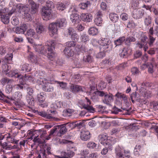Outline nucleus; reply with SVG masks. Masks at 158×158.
Returning a JSON list of instances; mask_svg holds the SVG:
<instances>
[{
  "label": "nucleus",
  "instance_id": "774afa93",
  "mask_svg": "<svg viewBox=\"0 0 158 158\" xmlns=\"http://www.w3.org/2000/svg\"><path fill=\"white\" fill-rule=\"evenodd\" d=\"M13 86L10 84L7 85L6 87V90L7 93H10L11 92L13 89V86Z\"/></svg>",
  "mask_w": 158,
  "mask_h": 158
},
{
  "label": "nucleus",
  "instance_id": "a19ab883",
  "mask_svg": "<svg viewBox=\"0 0 158 158\" xmlns=\"http://www.w3.org/2000/svg\"><path fill=\"white\" fill-rule=\"evenodd\" d=\"M36 82L38 85H42L43 86V85L47 82V80L45 78H40L37 80Z\"/></svg>",
  "mask_w": 158,
  "mask_h": 158
},
{
  "label": "nucleus",
  "instance_id": "864d4df0",
  "mask_svg": "<svg viewBox=\"0 0 158 158\" xmlns=\"http://www.w3.org/2000/svg\"><path fill=\"white\" fill-rule=\"evenodd\" d=\"M74 122V127H77L78 129H80L83 127L84 126V124L82 122Z\"/></svg>",
  "mask_w": 158,
  "mask_h": 158
},
{
  "label": "nucleus",
  "instance_id": "7c9ffc66",
  "mask_svg": "<svg viewBox=\"0 0 158 158\" xmlns=\"http://www.w3.org/2000/svg\"><path fill=\"white\" fill-rule=\"evenodd\" d=\"M125 37L123 36L114 40V43L116 45V47L121 45L123 42H125Z\"/></svg>",
  "mask_w": 158,
  "mask_h": 158
},
{
  "label": "nucleus",
  "instance_id": "a18cd8bd",
  "mask_svg": "<svg viewBox=\"0 0 158 158\" xmlns=\"http://www.w3.org/2000/svg\"><path fill=\"white\" fill-rule=\"evenodd\" d=\"M56 8L58 10L62 11L65 9V6L62 2L59 3L56 5Z\"/></svg>",
  "mask_w": 158,
  "mask_h": 158
},
{
  "label": "nucleus",
  "instance_id": "3c124183",
  "mask_svg": "<svg viewBox=\"0 0 158 158\" xmlns=\"http://www.w3.org/2000/svg\"><path fill=\"white\" fill-rule=\"evenodd\" d=\"M139 4V0H133L131 2V7L133 9L138 7Z\"/></svg>",
  "mask_w": 158,
  "mask_h": 158
},
{
  "label": "nucleus",
  "instance_id": "aec40b11",
  "mask_svg": "<svg viewBox=\"0 0 158 158\" xmlns=\"http://www.w3.org/2000/svg\"><path fill=\"white\" fill-rule=\"evenodd\" d=\"M42 88L43 90L45 92H52L53 90V87L52 86V85L49 83L48 81L47 83H45L44 85H43Z\"/></svg>",
  "mask_w": 158,
  "mask_h": 158
},
{
  "label": "nucleus",
  "instance_id": "052dcab7",
  "mask_svg": "<svg viewBox=\"0 0 158 158\" xmlns=\"http://www.w3.org/2000/svg\"><path fill=\"white\" fill-rule=\"evenodd\" d=\"M126 66V64L124 63L117 66L116 67V69L117 70H122L124 69Z\"/></svg>",
  "mask_w": 158,
  "mask_h": 158
},
{
  "label": "nucleus",
  "instance_id": "bf43d9fd",
  "mask_svg": "<svg viewBox=\"0 0 158 158\" xmlns=\"http://www.w3.org/2000/svg\"><path fill=\"white\" fill-rule=\"evenodd\" d=\"M23 15L27 21H31L32 20L31 16L28 12L24 13Z\"/></svg>",
  "mask_w": 158,
  "mask_h": 158
},
{
  "label": "nucleus",
  "instance_id": "13d9d810",
  "mask_svg": "<svg viewBox=\"0 0 158 158\" xmlns=\"http://www.w3.org/2000/svg\"><path fill=\"white\" fill-rule=\"evenodd\" d=\"M45 7L47 9H51L54 7L53 3L52 1H48L46 2Z\"/></svg>",
  "mask_w": 158,
  "mask_h": 158
},
{
  "label": "nucleus",
  "instance_id": "4d7b16f0",
  "mask_svg": "<svg viewBox=\"0 0 158 158\" xmlns=\"http://www.w3.org/2000/svg\"><path fill=\"white\" fill-rule=\"evenodd\" d=\"M81 39L82 42H85L89 40L88 35L86 34H83L81 35Z\"/></svg>",
  "mask_w": 158,
  "mask_h": 158
},
{
  "label": "nucleus",
  "instance_id": "2eb2a0df",
  "mask_svg": "<svg viewBox=\"0 0 158 158\" xmlns=\"http://www.w3.org/2000/svg\"><path fill=\"white\" fill-rule=\"evenodd\" d=\"M70 89L72 92L76 94L79 92H83V90L81 86L72 84L70 86Z\"/></svg>",
  "mask_w": 158,
  "mask_h": 158
},
{
  "label": "nucleus",
  "instance_id": "423d86ee",
  "mask_svg": "<svg viewBox=\"0 0 158 158\" xmlns=\"http://www.w3.org/2000/svg\"><path fill=\"white\" fill-rule=\"evenodd\" d=\"M144 13V10L142 9H135L132 12V16L135 19H139L143 17Z\"/></svg>",
  "mask_w": 158,
  "mask_h": 158
},
{
  "label": "nucleus",
  "instance_id": "6e6d98bb",
  "mask_svg": "<svg viewBox=\"0 0 158 158\" xmlns=\"http://www.w3.org/2000/svg\"><path fill=\"white\" fill-rule=\"evenodd\" d=\"M97 144L94 142H89L87 144V147L90 149H96Z\"/></svg>",
  "mask_w": 158,
  "mask_h": 158
},
{
  "label": "nucleus",
  "instance_id": "a211bd4d",
  "mask_svg": "<svg viewBox=\"0 0 158 158\" xmlns=\"http://www.w3.org/2000/svg\"><path fill=\"white\" fill-rule=\"evenodd\" d=\"M148 43V39L147 36H143L141 37V41L138 42L137 44L138 47L139 48H141L143 47L144 44H147Z\"/></svg>",
  "mask_w": 158,
  "mask_h": 158
},
{
  "label": "nucleus",
  "instance_id": "338daca9",
  "mask_svg": "<svg viewBox=\"0 0 158 158\" xmlns=\"http://www.w3.org/2000/svg\"><path fill=\"white\" fill-rule=\"evenodd\" d=\"M148 67V72L150 73H152L154 72L153 70V65L152 63H150L149 64H147Z\"/></svg>",
  "mask_w": 158,
  "mask_h": 158
},
{
  "label": "nucleus",
  "instance_id": "412c9836",
  "mask_svg": "<svg viewBox=\"0 0 158 158\" xmlns=\"http://www.w3.org/2000/svg\"><path fill=\"white\" fill-rule=\"evenodd\" d=\"M55 23L56 24L57 27L60 28L66 25L67 22L66 19L65 18H63L57 19L55 22Z\"/></svg>",
  "mask_w": 158,
  "mask_h": 158
},
{
  "label": "nucleus",
  "instance_id": "79ce46f5",
  "mask_svg": "<svg viewBox=\"0 0 158 158\" xmlns=\"http://www.w3.org/2000/svg\"><path fill=\"white\" fill-rule=\"evenodd\" d=\"M139 95L135 92L133 93L131 96V98H134L135 100L138 102H140V99L139 98Z\"/></svg>",
  "mask_w": 158,
  "mask_h": 158
},
{
  "label": "nucleus",
  "instance_id": "b1692460",
  "mask_svg": "<svg viewBox=\"0 0 158 158\" xmlns=\"http://www.w3.org/2000/svg\"><path fill=\"white\" fill-rule=\"evenodd\" d=\"M38 114L40 116L49 119H51L54 116L52 114H48L45 111H39Z\"/></svg>",
  "mask_w": 158,
  "mask_h": 158
},
{
  "label": "nucleus",
  "instance_id": "5fc2aeb1",
  "mask_svg": "<svg viewBox=\"0 0 158 158\" xmlns=\"http://www.w3.org/2000/svg\"><path fill=\"white\" fill-rule=\"evenodd\" d=\"M141 146L140 145H136L134 148V153L135 155H139V152L141 151Z\"/></svg>",
  "mask_w": 158,
  "mask_h": 158
},
{
  "label": "nucleus",
  "instance_id": "a878e982",
  "mask_svg": "<svg viewBox=\"0 0 158 158\" xmlns=\"http://www.w3.org/2000/svg\"><path fill=\"white\" fill-rule=\"evenodd\" d=\"M99 138L101 141V143H103V145L105 144L107 145V136L106 134H103L99 136Z\"/></svg>",
  "mask_w": 158,
  "mask_h": 158
},
{
  "label": "nucleus",
  "instance_id": "09e8293b",
  "mask_svg": "<svg viewBox=\"0 0 158 158\" xmlns=\"http://www.w3.org/2000/svg\"><path fill=\"white\" fill-rule=\"evenodd\" d=\"M90 2L89 1H87L85 2H83L80 4V7L82 9H85L88 6L90 5Z\"/></svg>",
  "mask_w": 158,
  "mask_h": 158
},
{
  "label": "nucleus",
  "instance_id": "bb28decb",
  "mask_svg": "<svg viewBox=\"0 0 158 158\" xmlns=\"http://www.w3.org/2000/svg\"><path fill=\"white\" fill-rule=\"evenodd\" d=\"M57 126L58 127V130H59V133L60 135H64L67 132L68 128H67L64 124Z\"/></svg>",
  "mask_w": 158,
  "mask_h": 158
},
{
  "label": "nucleus",
  "instance_id": "9d476101",
  "mask_svg": "<svg viewBox=\"0 0 158 158\" xmlns=\"http://www.w3.org/2000/svg\"><path fill=\"white\" fill-rule=\"evenodd\" d=\"M6 75L10 77L19 78L20 80L22 77V75L19 73L17 70H10L9 73H6Z\"/></svg>",
  "mask_w": 158,
  "mask_h": 158
},
{
  "label": "nucleus",
  "instance_id": "4c0bfd02",
  "mask_svg": "<svg viewBox=\"0 0 158 158\" xmlns=\"http://www.w3.org/2000/svg\"><path fill=\"white\" fill-rule=\"evenodd\" d=\"M109 17L110 20L114 23L117 22L118 19V16L116 14H110L109 15Z\"/></svg>",
  "mask_w": 158,
  "mask_h": 158
},
{
  "label": "nucleus",
  "instance_id": "4468645a",
  "mask_svg": "<svg viewBox=\"0 0 158 158\" xmlns=\"http://www.w3.org/2000/svg\"><path fill=\"white\" fill-rule=\"evenodd\" d=\"M80 138L82 140L84 141L89 139L90 138V132L88 131H82L81 132Z\"/></svg>",
  "mask_w": 158,
  "mask_h": 158
},
{
  "label": "nucleus",
  "instance_id": "7ed1b4c3",
  "mask_svg": "<svg viewBox=\"0 0 158 158\" xmlns=\"http://www.w3.org/2000/svg\"><path fill=\"white\" fill-rule=\"evenodd\" d=\"M52 14L51 9H47L45 6L42 8L41 15L44 20L47 21L51 19L52 16Z\"/></svg>",
  "mask_w": 158,
  "mask_h": 158
},
{
  "label": "nucleus",
  "instance_id": "f3484780",
  "mask_svg": "<svg viewBox=\"0 0 158 158\" xmlns=\"http://www.w3.org/2000/svg\"><path fill=\"white\" fill-rule=\"evenodd\" d=\"M46 46L48 47L47 45L46 44V43L45 46L42 47L41 45H37L35 46V50L39 52H40L44 54H46L47 53V48Z\"/></svg>",
  "mask_w": 158,
  "mask_h": 158
},
{
  "label": "nucleus",
  "instance_id": "4be33fe9",
  "mask_svg": "<svg viewBox=\"0 0 158 158\" xmlns=\"http://www.w3.org/2000/svg\"><path fill=\"white\" fill-rule=\"evenodd\" d=\"M81 19L83 21L90 22L92 19V16L91 14H82Z\"/></svg>",
  "mask_w": 158,
  "mask_h": 158
},
{
  "label": "nucleus",
  "instance_id": "49530a36",
  "mask_svg": "<svg viewBox=\"0 0 158 158\" xmlns=\"http://www.w3.org/2000/svg\"><path fill=\"white\" fill-rule=\"evenodd\" d=\"M124 49V48H123L119 51V54L121 57L123 58L127 54V51L126 50H125Z\"/></svg>",
  "mask_w": 158,
  "mask_h": 158
},
{
  "label": "nucleus",
  "instance_id": "e2e57ef3",
  "mask_svg": "<svg viewBox=\"0 0 158 158\" xmlns=\"http://www.w3.org/2000/svg\"><path fill=\"white\" fill-rule=\"evenodd\" d=\"M22 97L21 93L19 92H16L15 94V99L16 100H20Z\"/></svg>",
  "mask_w": 158,
  "mask_h": 158
},
{
  "label": "nucleus",
  "instance_id": "5701e85b",
  "mask_svg": "<svg viewBox=\"0 0 158 158\" xmlns=\"http://www.w3.org/2000/svg\"><path fill=\"white\" fill-rule=\"evenodd\" d=\"M45 30V27L42 24H39L37 25L36 28V31L38 34H40L41 33H43L44 32Z\"/></svg>",
  "mask_w": 158,
  "mask_h": 158
},
{
  "label": "nucleus",
  "instance_id": "680f3d73",
  "mask_svg": "<svg viewBox=\"0 0 158 158\" xmlns=\"http://www.w3.org/2000/svg\"><path fill=\"white\" fill-rule=\"evenodd\" d=\"M75 45V43L73 41L68 42L65 44V45L68 48L74 47Z\"/></svg>",
  "mask_w": 158,
  "mask_h": 158
},
{
  "label": "nucleus",
  "instance_id": "de8ad7c7",
  "mask_svg": "<svg viewBox=\"0 0 158 158\" xmlns=\"http://www.w3.org/2000/svg\"><path fill=\"white\" fill-rule=\"evenodd\" d=\"M58 127L57 126L54 127L51 130L50 133L48 135V138L46 139L47 140H48L50 138V136L52 135L55 132L57 131H58Z\"/></svg>",
  "mask_w": 158,
  "mask_h": 158
},
{
  "label": "nucleus",
  "instance_id": "c756f323",
  "mask_svg": "<svg viewBox=\"0 0 158 158\" xmlns=\"http://www.w3.org/2000/svg\"><path fill=\"white\" fill-rule=\"evenodd\" d=\"M64 53L66 56L68 57L73 56V51L70 48L66 47L64 50Z\"/></svg>",
  "mask_w": 158,
  "mask_h": 158
},
{
  "label": "nucleus",
  "instance_id": "c03bdc74",
  "mask_svg": "<svg viewBox=\"0 0 158 158\" xmlns=\"http://www.w3.org/2000/svg\"><path fill=\"white\" fill-rule=\"evenodd\" d=\"M95 24L98 26H101L102 23V20L101 17H96L94 20Z\"/></svg>",
  "mask_w": 158,
  "mask_h": 158
},
{
  "label": "nucleus",
  "instance_id": "9b49d317",
  "mask_svg": "<svg viewBox=\"0 0 158 158\" xmlns=\"http://www.w3.org/2000/svg\"><path fill=\"white\" fill-rule=\"evenodd\" d=\"M27 29V26L26 24H22L19 27H16L15 29V32L16 34H23Z\"/></svg>",
  "mask_w": 158,
  "mask_h": 158
},
{
  "label": "nucleus",
  "instance_id": "39448f33",
  "mask_svg": "<svg viewBox=\"0 0 158 158\" xmlns=\"http://www.w3.org/2000/svg\"><path fill=\"white\" fill-rule=\"evenodd\" d=\"M58 27L55 22L50 23L48 27L49 33L51 36L57 33Z\"/></svg>",
  "mask_w": 158,
  "mask_h": 158
},
{
  "label": "nucleus",
  "instance_id": "c9c22d12",
  "mask_svg": "<svg viewBox=\"0 0 158 158\" xmlns=\"http://www.w3.org/2000/svg\"><path fill=\"white\" fill-rule=\"evenodd\" d=\"M37 100L39 102H43L45 100L44 94L43 93L38 94L37 95Z\"/></svg>",
  "mask_w": 158,
  "mask_h": 158
},
{
  "label": "nucleus",
  "instance_id": "20e7f679",
  "mask_svg": "<svg viewBox=\"0 0 158 158\" xmlns=\"http://www.w3.org/2000/svg\"><path fill=\"white\" fill-rule=\"evenodd\" d=\"M98 44L102 46L103 48L106 49L110 47L111 41L108 38H102L98 41Z\"/></svg>",
  "mask_w": 158,
  "mask_h": 158
},
{
  "label": "nucleus",
  "instance_id": "f8f14e48",
  "mask_svg": "<svg viewBox=\"0 0 158 158\" xmlns=\"http://www.w3.org/2000/svg\"><path fill=\"white\" fill-rule=\"evenodd\" d=\"M85 98L87 100V104H84L83 105V108L87 110L88 111L90 112L94 113L95 111L94 109L92 106L89 105L91 104L90 100L88 99L87 97H86Z\"/></svg>",
  "mask_w": 158,
  "mask_h": 158
},
{
  "label": "nucleus",
  "instance_id": "603ef678",
  "mask_svg": "<svg viewBox=\"0 0 158 158\" xmlns=\"http://www.w3.org/2000/svg\"><path fill=\"white\" fill-rule=\"evenodd\" d=\"M71 38L75 43L78 41L79 37L77 34L76 33L74 32L71 35Z\"/></svg>",
  "mask_w": 158,
  "mask_h": 158
},
{
  "label": "nucleus",
  "instance_id": "6ab92c4d",
  "mask_svg": "<svg viewBox=\"0 0 158 158\" xmlns=\"http://www.w3.org/2000/svg\"><path fill=\"white\" fill-rule=\"evenodd\" d=\"M50 149L51 147L50 146L46 145L44 149L41 150V152L37 158H47L46 154V150H50Z\"/></svg>",
  "mask_w": 158,
  "mask_h": 158
},
{
  "label": "nucleus",
  "instance_id": "6e6552de",
  "mask_svg": "<svg viewBox=\"0 0 158 158\" xmlns=\"http://www.w3.org/2000/svg\"><path fill=\"white\" fill-rule=\"evenodd\" d=\"M114 100V96L110 93H106L102 99L103 102L107 105H110Z\"/></svg>",
  "mask_w": 158,
  "mask_h": 158
},
{
  "label": "nucleus",
  "instance_id": "393cba45",
  "mask_svg": "<svg viewBox=\"0 0 158 158\" xmlns=\"http://www.w3.org/2000/svg\"><path fill=\"white\" fill-rule=\"evenodd\" d=\"M82 60L84 62L90 63L93 61V58L90 55H86L83 56Z\"/></svg>",
  "mask_w": 158,
  "mask_h": 158
},
{
  "label": "nucleus",
  "instance_id": "0eeeda50",
  "mask_svg": "<svg viewBox=\"0 0 158 158\" xmlns=\"http://www.w3.org/2000/svg\"><path fill=\"white\" fill-rule=\"evenodd\" d=\"M75 148L72 147L66 152H62L61 153V155L64 158H70L73 157L75 155L73 151H75Z\"/></svg>",
  "mask_w": 158,
  "mask_h": 158
},
{
  "label": "nucleus",
  "instance_id": "69168bd1",
  "mask_svg": "<svg viewBox=\"0 0 158 158\" xmlns=\"http://www.w3.org/2000/svg\"><path fill=\"white\" fill-rule=\"evenodd\" d=\"M33 141L35 143H36L39 144H42L44 142V141L41 140L38 136L34 138Z\"/></svg>",
  "mask_w": 158,
  "mask_h": 158
},
{
  "label": "nucleus",
  "instance_id": "2f4dec72",
  "mask_svg": "<svg viewBox=\"0 0 158 158\" xmlns=\"http://www.w3.org/2000/svg\"><path fill=\"white\" fill-rule=\"evenodd\" d=\"M88 33L90 35H95L98 33V29L95 27L90 28L88 30Z\"/></svg>",
  "mask_w": 158,
  "mask_h": 158
},
{
  "label": "nucleus",
  "instance_id": "f03ea898",
  "mask_svg": "<svg viewBox=\"0 0 158 158\" xmlns=\"http://www.w3.org/2000/svg\"><path fill=\"white\" fill-rule=\"evenodd\" d=\"M46 44L48 46H46L47 49L46 53L48 54V57L50 60H52L56 56V54L53 52V50L55 48L56 42L54 40H49L46 42Z\"/></svg>",
  "mask_w": 158,
  "mask_h": 158
},
{
  "label": "nucleus",
  "instance_id": "8fccbe9b",
  "mask_svg": "<svg viewBox=\"0 0 158 158\" xmlns=\"http://www.w3.org/2000/svg\"><path fill=\"white\" fill-rule=\"evenodd\" d=\"M11 23L14 25L16 26L19 23V20L18 18L16 17H13L11 19Z\"/></svg>",
  "mask_w": 158,
  "mask_h": 158
},
{
  "label": "nucleus",
  "instance_id": "ea45409f",
  "mask_svg": "<svg viewBox=\"0 0 158 158\" xmlns=\"http://www.w3.org/2000/svg\"><path fill=\"white\" fill-rule=\"evenodd\" d=\"M116 153L117 158H124V155L120 148H117L116 149Z\"/></svg>",
  "mask_w": 158,
  "mask_h": 158
},
{
  "label": "nucleus",
  "instance_id": "1a4fd4ad",
  "mask_svg": "<svg viewBox=\"0 0 158 158\" xmlns=\"http://www.w3.org/2000/svg\"><path fill=\"white\" fill-rule=\"evenodd\" d=\"M29 3L31 7V12L32 14L35 13L38 11L39 8V5L37 4L32 0H28Z\"/></svg>",
  "mask_w": 158,
  "mask_h": 158
},
{
  "label": "nucleus",
  "instance_id": "cd10ccee",
  "mask_svg": "<svg viewBox=\"0 0 158 158\" xmlns=\"http://www.w3.org/2000/svg\"><path fill=\"white\" fill-rule=\"evenodd\" d=\"M56 82L57 83L58 86L59 88L63 90L66 89L67 88V83L63 81H56Z\"/></svg>",
  "mask_w": 158,
  "mask_h": 158
},
{
  "label": "nucleus",
  "instance_id": "58836bf2",
  "mask_svg": "<svg viewBox=\"0 0 158 158\" xmlns=\"http://www.w3.org/2000/svg\"><path fill=\"white\" fill-rule=\"evenodd\" d=\"M27 102L29 106H33L34 104V98L33 96H26Z\"/></svg>",
  "mask_w": 158,
  "mask_h": 158
},
{
  "label": "nucleus",
  "instance_id": "f257e3e1",
  "mask_svg": "<svg viewBox=\"0 0 158 158\" xmlns=\"http://www.w3.org/2000/svg\"><path fill=\"white\" fill-rule=\"evenodd\" d=\"M15 10V9L12 8L8 14L7 10L5 8L0 9V16L1 21L5 24H8L10 21V17Z\"/></svg>",
  "mask_w": 158,
  "mask_h": 158
},
{
  "label": "nucleus",
  "instance_id": "c85d7f7f",
  "mask_svg": "<svg viewBox=\"0 0 158 158\" xmlns=\"http://www.w3.org/2000/svg\"><path fill=\"white\" fill-rule=\"evenodd\" d=\"M136 40L135 38L132 36L127 37L125 40V44L127 46H130L131 43L135 42Z\"/></svg>",
  "mask_w": 158,
  "mask_h": 158
},
{
  "label": "nucleus",
  "instance_id": "e433bc0d",
  "mask_svg": "<svg viewBox=\"0 0 158 158\" xmlns=\"http://www.w3.org/2000/svg\"><path fill=\"white\" fill-rule=\"evenodd\" d=\"M31 70V67L27 64H24L22 66L21 70L22 71L28 72L30 71Z\"/></svg>",
  "mask_w": 158,
  "mask_h": 158
},
{
  "label": "nucleus",
  "instance_id": "72a5a7b5",
  "mask_svg": "<svg viewBox=\"0 0 158 158\" xmlns=\"http://www.w3.org/2000/svg\"><path fill=\"white\" fill-rule=\"evenodd\" d=\"M17 6L19 9L22 10L24 13L28 12L29 10V8L27 5H18Z\"/></svg>",
  "mask_w": 158,
  "mask_h": 158
},
{
  "label": "nucleus",
  "instance_id": "0e129e2a",
  "mask_svg": "<svg viewBox=\"0 0 158 158\" xmlns=\"http://www.w3.org/2000/svg\"><path fill=\"white\" fill-rule=\"evenodd\" d=\"M27 95L31 97L33 96L34 92L33 89L30 87H28L27 88Z\"/></svg>",
  "mask_w": 158,
  "mask_h": 158
},
{
  "label": "nucleus",
  "instance_id": "473e14b6",
  "mask_svg": "<svg viewBox=\"0 0 158 158\" xmlns=\"http://www.w3.org/2000/svg\"><path fill=\"white\" fill-rule=\"evenodd\" d=\"M152 21V17L151 16H147L144 20V23L145 25L147 27L151 24Z\"/></svg>",
  "mask_w": 158,
  "mask_h": 158
},
{
  "label": "nucleus",
  "instance_id": "dca6fc26",
  "mask_svg": "<svg viewBox=\"0 0 158 158\" xmlns=\"http://www.w3.org/2000/svg\"><path fill=\"white\" fill-rule=\"evenodd\" d=\"M0 146L6 150H10L16 148V146L15 145L11 146V145H8L7 142H4L2 143V141H0Z\"/></svg>",
  "mask_w": 158,
  "mask_h": 158
},
{
  "label": "nucleus",
  "instance_id": "37998d69",
  "mask_svg": "<svg viewBox=\"0 0 158 158\" xmlns=\"http://www.w3.org/2000/svg\"><path fill=\"white\" fill-rule=\"evenodd\" d=\"M35 34V32L34 30L32 29H30L27 31L26 35L31 37H32Z\"/></svg>",
  "mask_w": 158,
  "mask_h": 158
},
{
  "label": "nucleus",
  "instance_id": "f704fd0d",
  "mask_svg": "<svg viewBox=\"0 0 158 158\" xmlns=\"http://www.w3.org/2000/svg\"><path fill=\"white\" fill-rule=\"evenodd\" d=\"M13 57V55L12 53L7 54L5 57L4 60L6 63H9L11 62Z\"/></svg>",
  "mask_w": 158,
  "mask_h": 158
},
{
  "label": "nucleus",
  "instance_id": "ddd939ff",
  "mask_svg": "<svg viewBox=\"0 0 158 158\" xmlns=\"http://www.w3.org/2000/svg\"><path fill=\"white\" fill-rule=\"evenodd\" d=\"M70 19L74 24L79 23L81 21V16L77 14H73L70 15Z\"/></svg>",
  "mask_w": 158,
  "mask_h": 158
}]
</instances>
